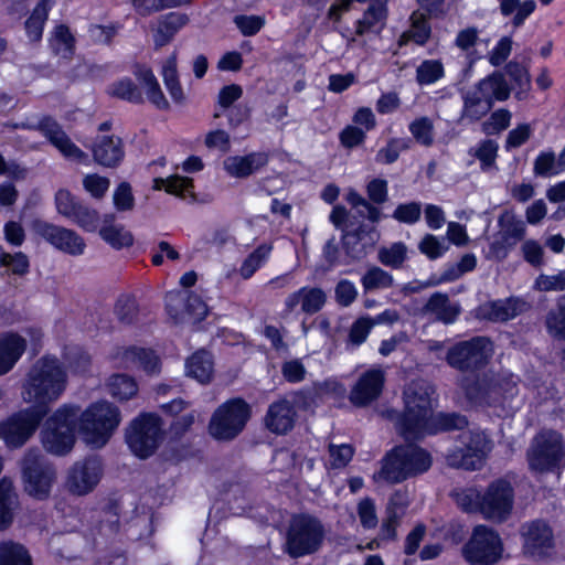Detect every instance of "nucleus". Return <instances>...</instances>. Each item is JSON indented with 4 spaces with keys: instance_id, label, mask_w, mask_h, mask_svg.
I'll return each instance as SVG.
<instances>
[{
    "instance_id": "f257e3e1",
    "label": "nucleus",
    "mask_w": 565,
    "mask_h": 565,
    "mask_svg": "<svg viewBox=\"0 0 565 565\" xmlns=\"http://www.w3.org/2000/svg\"><path fill=\"white\" fill-rule=\"evenodd\" d=\"M433 386L423 380L413 381L404 391L405 411L397 422V429L405 439L444 430L462 429L468 422L458 414L433 412Z\"/></svg>"
},
{
    "instance_id": "f03ea898",
    "label": "nucleus",
    "mask_w": 565,
    "mask_h": 565,
    "mask_svg": "<svg viewBox=\"0 0 565 565\" xmlns=\"http://www.w3.org/2000/svg\"><path fill=\"white\" fill-rule=\"evenodd\" d=\"M67 372L55 356L40 358L28 371L21 386L24 403L49 412L51 404L61 398L67 387Z\"/></svg>"
},
{
    "instance_id": "7ed1b4c3",
    "label": "nucleus",
    "mask_w": 565,
    "mask_h": 565,
    "mask_svg": "<svg viewBox=\"0 0 565 565\" xmlns=\"http://www.w3.org/2000/svg\"><path fill=\"white\" fill-rule=\"evenodd\" d=\"M121 422L120 409L109 401L92 403L78 412L77 425L83 441L92 448L105 446Z\"/></svg>"
},
{
    "instance_id": "20e7f679",
    "label": "nucleus",
    "mask_w": 565,
    "mask_h": 565,
    "mask_svg": "<svg viewBox=\"0 0 565 565\" xmlns=\"http://www.w3.org/2000/svg\"><path fill=\"white\" fill-rule=\"evenodd\" d=\"M431 466L430 455L415 445L395 447L382 460L381 470L374 473V480L398 483Z\"/></svg>"
},
{
    "instance_id": "39448f33",
    "label": "nucleus",
    "mask_w": 565,
    "mask_h": 565,
    "mask_svg": "<svg viewBox=\"0 0 565 565\" xmlns=\"http://www.w3.org/2000/svg\"><path fill=\"white\" fill-rule=\"evenodd\" d=\"M469 402L477 406H492L512 398L518 393L516 377L508 371L484 373L476 380L462 383Z\"/></svg>"
},
{
    "instance_id": "423d86ee",
    "label": "nucleus",
    "mask_w": 565,
    "mask_h": 565,
    "mask_svg": "<svg viewBox=\"0 0 565 565\" xmlns=\"http://www.w3.org/2000/svg\"><path fill=\"white\" fill-rule=\"evenodd\" d=\"M78 412L77 405L63 404L47 417L41 430V441L47 452L62 456L72 450Z\"/></svg>"
},
{
    "instance_id": "0eeeda50",
    "label": "nucleus",
    "mask_w": 565,
    "mask_h": 565,
    "mask_svg": "<svg viewBox=\"0 0 565 565\" xmlns=\"http://www.w3.org/2000/svg\"><path fill=\"white\" fill-rule=\"evenodd\" d=\"M529 467L534 472H558L565 466V446L563 437L555 430H542L527 449Z\"/></svg>"
},
{
    "instance_id": "6e6552de",
    "label": "nucleus",
    "mask_w": 565,
    "mask_h": 565,
    "mask_svg": "<svg viewBox=\"0 0 565 565\" xmlns=\"http://www.w3.org/2000/svg\"><path fill=\"white\" fill-rule=\"evenodd\" d=\"M380 214H330V221L335 227L343 232L342 238L349 253L353 257H359L365 253L367 246H372L376 241L374 223Z\"/></svg>"
},
{
    "instance_id": "1a4fd4ad",
    "label": "nucleus",
    "mask_w": 565,
    "mask_h": 565,
    "mask_svg": "<svg viewBox=\"0 0 565 565\" xmlns=\"http://www.w3.org/2000/svg\"><path fill=\"white\" fill-rule=\"evenodd\" d=\"M492 449L489 436L480 429H469L458 436V445L448 451L446 461L454 468L476 470L482 467Z\"/></svg>"
},
{
    "instance_id": "9d476101",
    "label": "nucleus",
    "mask_w": 565,
    "mask_h": 565,
    "mask_svg": "<svg viewBox=\"0 0 565 565\" xmlns=\"http://www.w3.org/2000/svg\"><path fill=\"white\" fill-rule=\"evenodd\" d=\"M503 552L500 534L483 524L473 527L461 547V556L469 565H497L503 557Z\"/></svg>"
},
{
    "instance_id": "9b49d317",
    "label": "nucleus",
    "mask_w": 565,
    "mask_h": 565,
    "mask_svg": "<svg viewBox=\"0 0 565 565\" xmlns=\"http://www.w3.org/2000/svg\"><path fill=\"white\" fill-rule=\"evenodd\" d=\"M23 489L35 500H46L57 479L55 467L38 450H29L21 463Z\"/></svg>"
},
{
    "instance_id": "f8f14e48",
    "label": "nucleus",
    "mask_w": 565,
    "mask_h": 565,
    "mask_svg": "<svg viewBox=\"0 0 565 565\" xmlns=\"http://www.w3.org/2000/svg\"><path fill=\"white\" fill-rule=\"evenodd\" d=\"M324 530L322 524L310 515H296L292 518L286 550L291 557H300L316 552L323 540Z\"/></svg>"
},
{
    "instance_id": "ddd939ff",
    "label": "nucleus",
    "mask_w": 565,
    "mask_h": 565,
    "mask_svg": "<svg viewBox=\"0 0 565 565\" xmlns=\"http://www.w3.org/2000/svg\"><path fill=\"white\" fill-rule=\"evenodd\" d=\"M249 416V406L243 399L227 401L212 415L209 433L217 440H231L243 430Z\"/></svg>"
},
{
    "instance_id": "4468645a",
    "label": "nucleus",
    "mask_w": 565,
    "mask_h": 565,
    "mask_svg": "<svg viewBox=\"0 0 565 565\" xmlns=\"http://www.w3.org/2000/svg\"><path fill=\"white\" fill-rule=\"evenodd\" d=\"M162 438V425L159 416L145 413L135 418L126 433L130 450L139 458L151 456Z\"/></svg>"
},
{
    "instance_id": "2eb2a0df",
    "label": "nucleus",
    "mask_w": 565,
    "mask_h": 565,
    "mask_svg": "<svg viewBox=\"0 0 565 565\" xmlns=\"http://www.w3.org/2000/svg\"><path fill=\"white\" fill-rule=\"evenodd\" d=\"M45 415L44 409L32 406L21 409L6 422H0V437L8 447L19 448L35 433Z\"/></svg>"
},
{
    "instance_id": "dca6fc26",
    "label": "nucleus",
    "mask_w": 565,
    "mask_h": 565,
    "mask_svg": "<svg viewBox=\"0 0 565 565\" xmlns=\"http://www.w3.org/2000/svg\"><path fill=\"white\" fill-rule=\"evenodd\" d=\"M492 354V342L484 337H476L451 347L446 360L450 366L457 370L470 371L487 364Z\"/></svg>"
},
{
    "instance_id": "f3484780",
    "label": "nucleus",
    "mask_w": 565,
    "mask_h": 565,
    "mask_svg": "<svg viewBox=\"0 0 565 565\" xmlns=\"http://www.w3.org/2000/svg\"><path fill=\"white\" fill-rule=\"evenodd\" d=\"M104 475L103 463L97 457H88L75 461L66 471L64 487L76 497L92 493L99 484Z\"/></svg>"
},
{
    "instance_id": "a211bd4d",
    "label": "nucleus",
    "mask_w": 565,
    "mask_h": 565,
    "mask_svg": "<svg viewBox=\"0 0 565 565\" xmlns=\"http://www.w3.org/2000/svg\"><path fill=\"white\" fill-rule=\"evenodd\" d=\"M514 490L504 479L492 481L482 493L481 515L491 522H505L512 514Z\"/></svg>"
},
{
    "instance_id": "6ab92c4d",
    "label": "nucleus",
    "mask_w": 565,
    "mask_h": 565,
    "mask_svg": "<svg viewBox=\"0 0 565 565\" xmlns=\"http://www.w3.org/2000/svg\"><path fill=\"white\" fill-rule=\"evenodd\" d=\"M522 551L531 557H546L554 550V534L543 520L525 522L520 527Z\"/></svg>"
},
{
    "instance_id": "aec40b11",
    "label": "nucleus",
    "mask_w": 565,
    "mask_h": 565,
    "mask_svg": "<svg viewBox=\"0 0 565 565\" xmlns=\"http://www.w3.org/2000/svg\"><path fill=\"white\" fill-rule=\"evenodd\" d=\"M28 128L40 131L65 158L77 161L87 158V154L71 140L62 126L54 118L49 116L43 117L38 124L29 125Z\"/></svg>"
},
{
    "instance_id": "412c9836",
    "label": "nucleus",
    "mask_w": 565,
    "mask_h": 565,
    "mask_svg": "<svg viewBox=\"0 0 565 565\" xmlns=\"http://www.w3.org/2000/svg\"><path fill=\"white\" fill-rule=\"evenodd\" d=\"M38 235L47 241L56 249L72 256L83 255L86 248L84 239L75 232L49 223L38 222L34 225Z\"/></svg>"
},
{
    "instance_id": "4be33fe9",
    "label": "nucleus",
    "mask_w": 565,
    "mask_h": 565,
    "mask_svg": "<svg viewBox=\"0 0 565 565\" xmlns=\"http://www.w3.org/2000/svg\"><path fill=\"white\" fill-rule=\"evenodd\" d=\"M166 305L169 315L175 320H183L184 313L193 321H201L207 315V307L195 295L181 291H170L166 295Z\"/></svg>"
},
{
    "instance_id": "5701e85b",
    "label": "nucleus",
    "mask_w": 565,
    "mask_h": 565,
    "mask_svg": "<svg viewBox=\"0 0 565 565\" xmlns=\"http://www.w3.org/2000/svg\"><path fill=\"white\" fill-rule=\"evenodd\" d=\"M117 367L126 370H142L147 374H156L160 371V360L152 350L142 348H121L114 354Z\"/></svg>"
},
{
    "instance_id": "b1692460",
    "label": "nucleus",
    "mask_w": 565,
    "mask_h": 565,
    "mask_svg": "<svg viewBox=\"0 0 565 565\" xmlns=\"http://www.w3.org/2000/svg\"><path fill=\"white\" fill-rule=\"evenodd\" d=\"M385 381L381 369H370L362 373L350 392V402L355 406H366L382 393Z\"/></svg>"
},
{
    "instance_id": "393cba45",
    "label": "nucleus",
    "mask_w": 565,
    "mask_h": 565,
    "mask_svg": "<svg viewBox=\"0 0 565 565\" xmlns=\"http://www.w3.org/2000/svg\"><path fill=\"white\" fill-rule=\"evenodd\" d=\"M296 418L295 402L287 397H281L268 406L264 422L266 428L271 433L285 435L294 428Z\"/></svg>"
},
{
    "instance_id": "a878e982",
    "label": "nucleus",
    "mask_w": 565,
    "mask_h": 565,
    "mask_svg": "<svg viewBox=\"0 0 565 565\" xmlns=\"http://www.w3.org/2000/svg\"><path fill=\"white\" fill-rule=\"evenodd\" d=\"M529 308L525 300L518 297L487 301L477 309V316L494 322L514 319Z\"/></svg>"
},
{
    "instance_id": "bb28decb",
    "label": "nucleus",
    "mask_w": 565,
    "mask_h": 565,
    "mask_svg": "<svg viewBox=\"0 0 565 565\" xmlns=\"http://www.w3.org/2000/svg\"><path fill=\"white\" fill-rule=\"evenodd\" d=\"M499 224L502 242L492 243L490 252L497 259H503L508 256L509 249L523 238L525 224L516 220L515 214H501Z\"/></svg>"
},
{
    "instance_id": "cd10ccee",
    "label": "nucleus",
    "mask_w": 565,
    "mask_h": 565,
    "mask_svg": "<svg viewBox=\"0 0 565 565\" xmlns=\"http://www.w3.org/2000/svg\"><path fill=\"white\" fill-rule=\"evenodd\" d=\"M327 301V294L319 287H301L291 292L285 299V312L291 313L300 306V310L307 315L320 311Z\"/></svg>"
},
{
    "instance_id": "c85d7f7f",
    "label": "nucleus",
    "mask_w": 565,
    "mask_h": 565,
    "mask_svg": "<svg viewBox=\"0 0 565 565\" xmlns=\"http://www.w3.org/2000/svg\"><path fill=\"white\" fill-rule=\"evenodd\" d=\"M461 312L458 302L451 301L448 295L433 294L422 308V315L431 321L452 324Z\"/></svg>"
},
{
    "instance_id": "c756f323",
    "label": "nucleus",
    "mask_w": 565,
    "mask_h": 565,
    "mask_svg": "<svg viewBox=\"0 0 565 565\" xmlns=\"http://www.w3.org/2000/svg\"><path fill=\"white\" fill-rule=\"evenodd\" d=\"M268 163L266 152H249L245 156H230L223 161L225 172L237 179L247 178Z\"/></svg>"
},
{
    "instance_id": "7c9ffc66",
    "label": "nucleus",
    "mask_w": 565,
    "mask_h": 565,
    "mask_svg": "<svg viewBox=\"0 0 565 565\" xmlns=\"http://www.w3.org/2000/svg\"><path fill=\"white\" fill-rule=\"evenodd\" d=\"M26 349V341L14 332L0 333V375L10 372Z\"/></svg>"
},
{
    "instance_id": "2f4dec72",
    "label": "nucleus",
    "mask_w": 565,
    "mask_h": 565,
    "mask_svg": "<svg viewBox=\"0 0 565 565\" xmlns=\"http://www.w3.org/2000/svg\"><path fill=\"white\" fill-rule=\"evenodd\" d=\"M104 216L99 233L100 238L116 250L131 247L135 242L132 233L119 223L114 214H104Z\"/></svg>"
},
{
    "instance_id": "473e14b6",
    "label": "nucleus",
    "mask_w": 565,
    "mask_h": 565,
    "mask_svg": "<svg viewBox=\"0 0 565 565\" xmlns=\"http://www.w3.org/2000/svg\"><path fill=\"white\" fill-rule=\"evenodd\" d=\"M92 151L95 161L104 167H116L124 159L121 140L114 136L98 137Z\"/></svg>"
},
{
    "instance_id": "72a5a7b5",
    "label": "nucleus",
    "mask_w": 565,
    "mask_h": 565,
    "mask_svg": "<svg viewBox=\"0 0 565 565\" xmlns=\"http://www.w3.org/2000/svg\"><path fill=\"white\" fill-rule=\"evenodd\" d=\"M475 87L489 104H492V106L497 100H507L511 94V87L501 72H493L487 77L480 79Z\"/></svg>"
},
{
    "instance_id": "f704fd0d",
    "label": "nucleus",
    "mask_w": 565,
    "mask_h": 565,
    "mask_svg": "<svg viewBox=\"0 0 565 565\" xmlns=\"http://www.w3.org/2000/svg\"><path fill=\"white\" fill-rule=\"evenodd\" d=\"M461 98L462 110L460 120L463 122H476L492 109V104H489L475 86L462 92Z\"/></svg>"
},
{
    "instance_id": "c9c22d12",
    "label": "nucleus",
    "mask_w": 565,
    "mask_h": 565,
    "mask_svg": "<svg viewBox=\"0 0 565 565\" xmlns=\"http://www.w3.org/2000/svg\"><path fill=\"white\" fill-rule=\"evenodd\" d=\"M386 19L385 1L374 0L363 17L355 23V35L363 36L366 33H377L383 28Z\"/></svg>"
},
{
    "instance_id": "e433bc0d",
    "label": "nucleus",
    "mask_w": 565,
    "mask_h": 565,
    "mask_svg": "<svg viewBox=\"0 0 565 565\" xmlns=\"http://www.w3.org/2000/svg\"><path fill=\"white\" fill-rule=\"evenodd\" d=\"M189 19L180 12H170L158 20L153 41L157 47L167 45L177 32L188 23Z\"/></svg>"
},
{
    "instance_id": "4c0bfd02",
    "label": "nucleus",
    "mask_w": 565,
    "mask_h": 565,
    "mask_svg": "<svg viewBox=\"0 0 565 565\" xmlns=\"http://www.w3.org/2000/svg\"><path fill=\"white\" fill-rule=\"evenodd\" d=\"M185 372L202 384L209 383L214 374L212 355L204 350L196 351L186 360Z\"/></svg>"
},
{
    "instance_id": "58836bf2",
    "label": "nucleus",
    "mask_w": 565,
    "mask_h": 565,
    "mask_svg": "<svg viewBox=\"0 0 565 565\" xmlns=\"http://www.w3.org/2000/svg\"><path fill=\"white\" fill-rule=\"evenodd\" d=\"M135 76L146 89L148 99L159 109H168L169 103L164 97L153 72L143 65H137Z\"/></svg>"
},
{
    "instance_id": "ea45409f",
    "label": "nucleus",
    "mask_w": 565,
    "mask_h": 565,
    "mask_svg": "<svg viewBox=\"0 0 565 565\" xmlns=\"http://www.w3.org/2000/svg\"><path fill=\"white\" fill-rule=\"evenodd\" d=\"M18 504L12 481L9 478H2L0 480V530L7 529L12 523Z\"/></svg>"
},
{
    "instance_id": "a19ab883",
    "label": "nucleus",
    "mask_w": 565,
    "mask_h": 565,
    "mask_svg": "<svg viewBox=\"0 0 565 565\" xmlns=\"http://www.w3.org/2000/svg\"><path fill=\"white\" fill-rule=\"evenodd\" d=\"M108 394L119 402L134 398L139 391L136 380L126 374H114L106 383Z\"/></svg>"
},
{
    "instance_id": "79ce46f5",
    "label": "nucleus",
    "mask_w": 565,
    "mask_h": 565,
    "mask_svg": "<svg viewBox=\"0 0 565 565\" xmlns=\"http://www.w3.org/2000/svg\"><path fill=\"white\" fill-rule=\"evenodd\" d=\"M52 7V0H41L33 9L32 14L25 21V31L30 41L38 42L41 40L43 26Z\"/></svg>"
},
{
    "instance_id": "37998d69",
    "label": "nucleus",
    "mask_w": 565,
    "mask_h": 565,
    "mask_svg": "<svg viewBox=\"0 0 565 565\" xmlns=\"http://www.w3.org/2000/svg\"><path fill=\"white\" fill-rule=\"evenodd\" d=\"M154 190H164L169 194H173L175 196L186 199L188 196H192L193 181L190 178L181 177L178 174L163 178L153 179Z\"/></svg>"
},
{
    "instance_id": "c03bdc74",
    "label": "nucleus",
    "mask_w": 565,
    "mask_h": 565,
    "mask_svg": "<svg viewBox=\"0 0 565 565\" xmlns=\"http://www.w3.org/2000/svg\"><path fill=\"white\" fill-rule=\"evenodd\" d=\"M0 565H33L24 545L14 541L0 542Z\"/></svg>"
},
{
    "instance_id": "a18cd8bd",
    "label": "nucleus",
    "mask_w": 565,
    "mask_h": 565,
    "mask_svg": "<svg viewBox=\"0 0 565 565\" xmlns=\"http://www.w3.org/2000/svg\"><path fill=\"white\" fill-rule=\"evenodd\" d=\"M163 83L175 103H182L184 100V93L179 82L177 71V55L173 53L167 58L162 66Z\"/></svg>"
},
{
    "instance_id": "49530a36",
    "label": "nucleus",
    "mask_w": 565,
    "mask_h": 565,
    "mask_svg": "<svg viewBox=\"0 0 565 565\" xmlns=\"http://www.w3.org/2000/svg\"><path fill=\"white\" fill-rule=\"evenodd\" d=\"M505 72L516 89L515 98L522 100L531 87V76L527 67L519 62L511 61L507 64Z\"/></svg>"
},
{
    "instance_id": "de8ad7c7",
    "label": "nucleus",
    "mask_w": 565,
    "mask_h": 565,
    "mask_svg": "<svg viewBox=\"0 0 565 565\" xmlns=\"http://www.w3.org/2000/svg\"><path fill=\"white\" fill-rule=\"evenodd\" d=\"M545 326L552 337L565 340V296L559 297L547 312Z\"/></svg>"
},
{
    "instance_id": "09e8293b",
    "label": "nucleus",
    "mask_w": 565,
    "mask_h": 565,
    "mask_svg": "<svg viewBox=\"0 0 565 565\" xmlns=\"http://www.w3.org/2000/svg\"><path fill=\"white\" fill-rule=\"evenodd\" d=\"M269 245L263 244L253 250L242 263L238 273L243 279H249L268 260Z\"/></svg>"
},
{
    "instance_id": "8fccbe9b",
    "label": "nucleus",
    "mask_w": 565,
    "mask_h": 565,
    "mask_svg": "<svg viewBox=\"0 0 565 565\" xmlns=\"http://www.w3.org/2000/svg\"><path fill=\"white\" fill-rule=\"evenodd\" d=\"M558 157L552 150L542 151L537 154L533 163V172L537 177H552L564 172L559 166Z\"/></svg>"
},
{
    "instance_id": "3c124183",
    "label": "nucleus",
    "mask_w": 565,
    "mask_h": 565,
    "mask_svg": "<svg viewBox=\"0 0 565 565\" xmlns=\"http://www.w3.org/2000/svg\"><path fill=\"white\" fill-rule=\"evenodd\" d=\"M445 76L440 60H425L416 68V81L419 85H431Z\"/></svg>"
},
{
    "instance_id": "603ef678",
    "label": "nucleus",
    "mask_w": 565,
    "mask_h": 565,
    "mask_svg": "<svg viewBox=\"0 0 565 565\" xmlns=\"http://www.w3.org/2000/svg\"><path fill=\"white\" fill-rule=\"evenodd\" d=\"M361 284L364 291L387 289L393 286V276L384 269L373 266L363 275Z\"/></svg>"
},
{
    "instance_id": "864d4df0",
    "label": "nucleus",
    "mask_w": 565,
    "mask_h": 565,
    "mask_svg": "<svg viewBox=\"0 0 565 565\" xmlns=\"http://www.w3.org/2000/svg\"><path fill=\"white\" fill-rule=\"evenodd\" d=\"M108 93L117 98L140 104L142 103V95L137 85L130 78H122L114 83Z\"/></svg>"
},
{
    "instance_id": "5fc2aeb1",
    "label": "nucleus",
    "mask_w": 565,
    "mask_h": 565,
    "mask_svg": "<svg viewBox=\"0 0 565 565\" xmlns=\"http://www.w3.org/2000/svg\"><path fill=\"white\" fill-rule=\"evenodd\" d=\"M409 131L414 139L425 146L429 147L434 142V122L430 118L423 116L416 118L409 124Z\"/></svg>"
},
{
    "instance_id": "6e6d98bb",
    "label": "nucleus",
    "mask_w": 565,
    "mask_h": 565,
    "mask_svg": "<svg viewBox=\"0 0 565 565\" xmlns=\"http://www.w3.org/2000/svg\"><path fill=\"white\" fill-rule=\"evenodd\" d=\"M533 289L541 292L565 291V269L552 275H539L534 280Z\"/></svg>"
},
{
    "instance_id": "4d7b16f0",
    "label": "nucleus",
    "mask_w": 565,
    "mask_h": 565,
    "mask_svg": "<svg viewBox=\"0 0 565 565\" xmlns=\"http://www.w3.org/2000/svg\"><path fill=\"white\" fill-rule=\"evenodd\" d=\"M407 248L403 243H394L379 250V260L388 267L399 268L406 259Z\"/></svg>"
},
{
    "instance_id": "13d9d810",
    "label": "nucleus",
    "mask_w": 565,
    "mask_h": 565,
    "mask_svg": "<svg viewBox=\"0 0 565 565\" xmlns=\"http://www.w3.org/2000/svg\"><path fill=\"white\" fill-rule=\"evenodd\" d=\"M411 141L405 138L391 139L386 147L380 149L376 153V161L384 164H391L395 162L399 153L409 148Z\"/></svg>"
},
{
    "instance_id": "bf43d9fd",
    "label": "nucleus",
    "mask_w": 565,
    "mask_h": 565,
    "mask_svg": "<svg viewBox=\"0 0 565 565\" xmlns=\"http://www.w3.org/2000/svg\"><path fill=\"white\" fill-rule=\"evenodd\" d=\"M189 0H132V6L141 15H149L166 8L186 4Z\"/></svg>"
},
{
    "instance_id": "052dcab7",
    "label": "nucleus",
    "mask_w": 565,
    "mask_h": 565,
    "mask_svg": "<svg viewBox=\"0 0 565 565\" xmlns=\"http://www.w3.org/2000/svg\"><path fill=\"white\" fill-rule=\"evenodd\" d=\"M51 43L56 53L66 57L73 52L74 38L66 25L60 24L54 30Z\"/></svg>"
},
{
    "instance_id": "680f3d73",
    "label": "nucleus",
    "mask_w": 565,
    "mask_h": 565,
    "mask_svg": "<svg viewBox=\"0 0 565 565\" xmlns=\"http://www.w3.org/2000/svg\"><path fill=\"white\" fill-rule=\"evenodd\" d=\"M456 503L466 512H479L481 514L482 493L469 488L455 492Z\"/></svg>"
},
{
    "instance_id": "e2e57ef3",
    "label": "nucleus",
    "mask_w": 565,
    "mask_h": 565,
    "mask_svg": "<svg viewBox=\"0 0 565 565\" xmlns=\"http://www.w3.org/2000/svg\"><path fill=\"white\" fill-rule=\"evenodd\" d=\"M430 35V28L426 20L417 19L413 21L412 28L404 32L399 38V45L406 44L409 41L418 45L427 42Z\"/></svg>"
},
{
    "instance_id": "0e129e2a",
    "label": "nucleus",
    "mask_w": 565,
    "mask_h": 565,
    "mask_svg": "<svg viewBox=\"0 0 565 565\" xmlns=\"http://www.w3.org/2000/svg\"><path fill=\"white\" fill-rule=\"evenodd\" d=\"M354 450L349 444L329 445V466L338 469L345 467L352 459Z\"/></svg>"
},
{
    "instance_id": "69168bd1",
    "label": "nucleus",
    "mask_w": 565,
    "mask_h": 565,
    "mask_svg": "<svg viewBox=\"0 0 565 565\" xmlns=\"http://www.w3.org/2000/svg\"><path fill=\"white\" fill-rule=\"evenodd\" d=\"M138 307L134 297L124 295L115 305V315L122 323H131L137 316Z\"/></svg>"
},
{
    "instance_id": "338daca9",
    "label": "nucleus",
    "mask_w": 565,
    "mask_h": 565,
    "mask_svg": "<svg viewBox=\"0 0 565 565\" xmlns=\"http://www.w3.org/2000/svg\"><path fill=\"white\" fill-rule=\"evenodd\" d=\"M234 23L245 36H253L265 25V19L260 15H236Z\"/></svg>"
},
{
    "instance_id": "774afa93",
    "label": "nucleus",
    "mask_w": 565,
    "mask_h": 565,
    "mask_svg": "<svg viewBox=\"0 0 565 565\" xmlns=\"http://www.w3.org/2000/svg\"><path fill=\"white\" fill-rule=\"evenodd\" d=\"M498 148V143L491 139L483 140L478 145L475 156L483 169L494 166Z\"/></svg>"
}]
</instances>
